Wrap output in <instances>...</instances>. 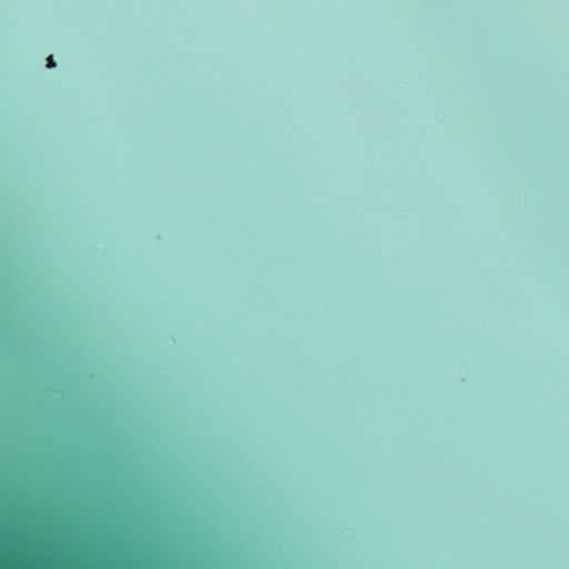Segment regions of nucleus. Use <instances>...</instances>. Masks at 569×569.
Masks as SVG:
<instances>
[{"label": "nucleus", "mask_w": 569, "mask_h": 569, "mask_svg": "<svg viewBox=\"0 0 569 569\" xmlns=\"http://www.w3.org/2000/svg\"><path fill=\"white\" fill-rule=\"evenodd\" d=\"M47 66H48V68H53V67H56V63H54V60H53V58H52V57H49V58H48V64H47Z\"/></svg>", "instance_id": "nucleus-1"}]
</instances>
